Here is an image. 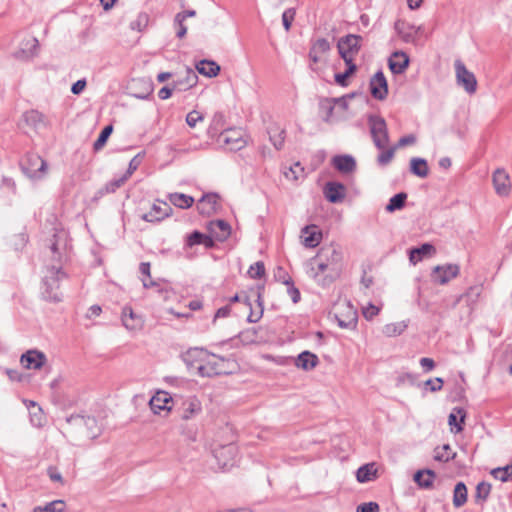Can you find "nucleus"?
Here are the masks:
<instances>
[{
    "instance_id": "ddd939ff",
    "label": "nucleus",
    "mask_w": 512,
    "mask_h": 512,
    "mask_svg": "<svg viewBox=\"0 0 512 512\" xmlns=\"http://www.w3.org/2000/svg\"><path fill=\"white\" fill-rule=\"evenodd\" d=\"M172 212L171 206L164 201L157 200L151 209L144 213L141 218L147 222H159L168 217Z\"/></svg>"
},
{
    "instance_id": "72a5a7b5",
    "label": "nucleus",
    "mask_w": 512,
    "mask_h": 512,
    "mask_svg": "<svg viewBox=\"0 0 512 512\" xmlns=\"http://www.w3.org/2000/svg\"><path fill=\"white\" fill-rule=\"evenodd\" d=\"M409 325V320L388 323L382 327V333L386 337H396L404 333Z\"/></svg>"
},
{
    "instance_id": "e2e57ef3",
    "label": "nucleus",
    "mask_w": 512,
    "mask_h": 512,
    "mask_svg": "<svg viewBox=\"0 0 512 512\" xmlns=\"http://www.w3.org/2000/svg\"><path fill=\"white\" fill-rule=\"evenodd\" d=\"M65 240V233L64 232H61L59 234H55L54 235V241L52 242L51 244V251L54 255V257L58 258L60 260V250L62 249L61 246H60V240Z\"/></svg>"
},
{
    "instance_id": "473e14b6",
    "label": "nucleus",
    "mask_w": 512,
    "mask_h": 512,
    "mask_svg": "<svg viewBox=\"0 0 512 512\" xmlns=\"http://www.w3.org/2000/svg\"><path fill=\"white\" fill-rule=\"evenodd\" d=\"M317 364L318 357L309 351H303L295 360L296 367L303 370H311L316 367Z\"/></svg>"
},
{
    "instance_id": "4c0bfd02",
    "label": "nucleus",
    "mask_w": 512,
    "mask_h": 512,
    "mask_svg": "<svg viewBox=\"0 0 512 512\" xmlns=\"http://www.w3.org/2000/svg\"><path fill=\"white\" fill-rule=\"evenodd\" d=\"M377 469L374 463L365 464L358 468L356 478L358 482L365 483L373 480L376 477Z\"/></svg>"
},
{
    "instance_id": "864d4df0",
    "label": "nucleus",
    "mask_w": 512,
    "mask_h": 512,
    "mask_svg": "<svg viewBox=\"0 0 512 512\" xmlns=\"http://www.w3.org/2000/svg\"><path fill=\"white\" fill-rule=\"evenodd\" d=\"M491 491V485L487 482H480L476 487L475 498L477 501H486Z\"/></svg>"
},
{
    "instance_id": "f8f14e48",
    "label": "nucleus",
    "mask_w": 512,
    "mask_h": 512,
    "mask_svg": "<svg viewBox=\"0 0 512 512\" xmlns=\"http://www.w3.org/2000/svg\"><path fill=\"white\" fill-rule=\"evenodd\" d=\"M46 362V355L36 349H30L20 357L21 365L28 370H39L46 364Z\"/></svg>"
},
{
    "instance_id": "2eb2a0df",
    "label": "nucleus",
    "mask_w": 512,
    "mask_h": 512,
    "mask_svg": "<svg viewBox=\"0 0 512 512\" xmlns=\"http://www.w3.org/2000/svg\"><path fill=\"white\" fill-rule=\"evenodd\" d=\"M209 357L210 353H208L207 350L198 347L190 348L181 355V358L186 366L189 369L195 368L196 370L197 366L199 364H203V362Z\"/></svg>"
},
{
    "instance_id": "a19ab883",
    "label": "nucleus",
    "mask_w": 512,
    "mask_h": 512,
    "mask_svg": "<svg viewBox=\"0 0 512 512\" xmlns=\"http://www.w3.org/2000/svg\"><path fill=\"white\" fill-rule=\"evenodd\" d=\"M170 202L181 209L190 208L194 203V198L183 193H172L169 195Z\"/></svg>"
},
{
    "instance_id": "2f4dec72",
    "label": "nucleus",
    "mask_w": 512,
    "mask_h": 512,
    "mask_svg": "<svg viewBox=\"0 0 512 512\" xmlns=\"http://www.w3.org/2000/svg\"><path fill=\"white\" fill-rule=\"evenodd\" d=\"M466 417L464 408L455 407L448 417V424L453 433H460L463 430V423Z\"/></svg>"
},
{
    "instance_id": "a878e982",
    "label": "nucleus",
    "mask_w": 512,
    "mask_h": 512,
    "mask_svg": "<svg viewBox=\"0 0 512 512\" xmlns=\"http://www.w3.org/2000/svg\"><path fill=\"white\" fill-rule=\"evenodd\" d=\"M335 103L332 98H324L319 103L321 118L326 123H334L341 118V115H334Z\"/></svg>"
},
{
    "instance_id": "f03ea898",
    "label": "nucleus",
    "mask_w": 512,
    "mask_h": 512,
    "mask_svg": "<svg viewBox=\"0 0 512 512\" xmlns=\"http://www.w3.org/2000/svg\"><path fill=\"white\" fill-rule=\"evenodd\" d=\"M66 277L62 271L61 265H51L46 267L43 277L42 294L45 299L50 301H60L62 294L59 291L60 281Z\"/></svg>"
},
{
    "instance_id": "20e7f679",
    "label": "nucleus",
    "mask_w": 512,
    "mask_h": 512,
    "mask_svg": "<svg viewBox=\"0 0 512 512\" xmlns=\"http://www.w3.org/2000/svg\"><path fill=\"white\" fill-rule=\"evenodd\" d=\"M362 37L349 34L339 39L337 48L345 64H354V58L361 48Z\"/></svg>"
},
{
    "instance_id": "aec40b11",
    "label": "nucleus",
    "mask_w": 512,
    "mask_h": 512,
    "mask_svg": "<svg viewBox=\"0 0 512 512\" xmlns=\"http://www.w3.org/2000/svg\"><path fill=\"white\" fill-rule=\"evenodd\" d=\"M67 422L76 426H85L88 437L95 438L98 435L99 429L97 428V421L94 417L75 415L67 418Z\"/></svg>"
},
{
    "instance_id": "b1692460",
    "label": "nucleus",
    "mask_w": 512,
    "mask_h": 512,
    "mask_svg": "<svg viewBox=\"0 0 512 512\" xmlns=\"http://www.w3.org/2000/svg\"><path fill=\"white\" fill-rule=\"evenodd\" d=\"M122 323L129 331L140 330L143 326L141 317L135 314L129 306H125L122 310Z\"/></svg>"
},
{
    "instance_id": "de8ad7c7",
    "label": "nucleus",
    "mask_w": 512,
    "mask_h": 512,
    "mask_svg": "<svg viewBox=\"0 0 512 512\" xmlns=\"http://www.w3.org/2000/svg\"><path fill=\"white\" fill-rule=\"evenodd\" d=\"M33 410L30 411V420L35 427H41L45 423L42 409L33 401H30Z\"/></svg>"
},
{
    "instance_id": "dca6fc26",
    "label": "nucleus",
    "mask_w": 512,
    "mask_h": 512,
    "mask_svg": "<svg viewBox=\"0 0 512 512\" xmlns=\"http://www.w3.org/2000/svg\"><path fill=\"white\" fill-rule=\"evenodd\" d=\"M492 182L497 195L506 197L511 191V182L508 173L504 169H496L492 176Z\"/></svg>"
},
{
    "instance_id": "e433bc0d",
    "label": "nucleus",
    "mask_w": 512,
    "mask_h": 512,
    "mask_svg": "<svg viewBox=\"0 0 512 512\" xmlns=\"http://www.w3.org/2000/svg\"><path fill=\"white\" fill-rule=\"evenodd\" d=\"M196 69L200 74L204 76L215 77L220 71V66L214 61L201 60L196 65Z\"/></svg>"
},
{
    "instance_id": "c756f323",
    "label": "nucleus",
    "mask_w": 512,
    "mask_h": 512,
    "mask_svg": "<svg viewBox=\"0 0 512 512\" xmlns=\"http://www.w3.org/2000/svg\"><path fill=\"white\" fill-rule=\"evenodd\" d=\"M332 164L341 173H351L356 169V161L351 155H337L333 157Z\"/></svg>"
},
{
    "instance_id": "0e129e2a",
    "label": "nucleus",
    "mask_w": 512,
    "mask_h": 512,
    "mask_svg": "<svg viewBox=\"0 0 512 512\" xmlns=\"http://www.w3.org/2000/svg\"><path fill=\"white\" fill-rule=\"evenodd\" d=\"M295 14H296V12H295V9H293V8L287 9L283 12L282 22H283V26L286 31L290 30L292 22L295 17Z\"/></svg>"
},
{
    "instance_id": "603ef678",
    "label": "nucleus",
    "mask_w": 512,
    "mask_h": 512,
    "mask_svg": "<svg viewBox=\"0 0 512 512\" xmlns=\"http://www.w3.org/2000/svg\"><path fill=\"white\" fill-rule=\"evenodd\" d=\"M451 450L450 445L445 444L441 448H437L435 450L434 459L436 461L448 462L451 459H454L455 453L452 455L448 454V451Z\"/></svg>"
},
{
    "instance_id": "393cba45",
    "label": "nucleus",
    "mask_w": 512,
    "mask_h": 512,
    "mask_svg": "<svg viewBox=\"0 0 512 512\" xmlns=\"http://www.w3.org/2000/svg\"><path fill=\"white\" fill-rule=\"evenodd\" d=\"M330 43L325 38L317 39L312 43V46L309 51V59L313 63H318L321 61L323 55L327 54L330 51Z\"/></svg>"
},
{
    "instance_id": "774afa93",
    "label": "nucleus",
    "mask_w": 512,
    "mask_h": 512,
    "mask_svg": "<svg viewBox=\"0 0 512 512\" xmlns=\"http://www.w3.org/2000/svg\"><path fill=\"white\" fill-rule=\"evenodd\" d=\"M357 512H379V505L375 502L363 503L357 507Z\"/></svg>"
},
{
    "instance_id": "c85d7f7f",
    "label": "nucleus",
    "mask_w": 512,
    "mask_h": 512,
    "mask_svg": "<svg viewBox=\"0 0 512 512\" xmlns=\"http://www.w3.org/2000/svg\"><path fill=\"white\" fill-rule=\"evenodd\" d=\"M22 118L28 126L36 131L47 126L45 116L37 110H30L25 112Z\"/></svg>"
},
{
    "instance_id": "ea45409f",
    "label": "nucleus",
    "mask_w": 512,
    "mask_h": 512,
    "mask_svg": "<svg viewBox=\"0 0 512 512\" xmlns=\"http://www.w3.org/2000/svg\"><path fill=\"white\" fill-rule=\"evenodd\" d=\"M170 398L168 394L165 392H158L155 396H153L150 400L151 409L155 413H159L161 410L170 409L167 404L169 403Z\"/></svg>"
},
{
    "instance_id": "7c9ffc66",
    "label": "nucleus",
    "mask_w": 512,
    "mask_h": 512,
    "mask_svg": "<svg viewBox=\"0 0 512 512\" xmlns=\"http://www.w3.org/2000/svg\"><path fill=\"white\" fill-rule=\"evenodd\" d=\"M268 134L273 146L277 150H280L283 147L285 141V128L278 123H271L268 127Z\"/></svg>"
},
{
    "instance_id": "5701e85b",
    "label": "nucleus",
    "mask_w": 512,
    "mask_h": 512,
    "mask_svg": "<svg viewBox=\"0 0 512 512\" xmlns=\"http://www.w3.org/2000/svg\"><path fill=\"white\" fill-rule=\"evenodd\" d=\"M388 63L392 73L401 74L409 65V57L403 51H395L390 56Z\"/></svg>"
},
{
    "instance_id": "37998d69",
    "label": "nucleus",
    "mask_w": 512,
    "mask_h": 512,
    "mask_svg": "<svg viewBox=\"0 0 512 512\" xmlns=\"http://www.w3.org/2000/svg\"><path fill=\"white\" fill-rule=\"evenodd\" d=\"M283 173L285 178L291 181H297L305 177V170L300 162H296L289 168H285Z\"/></svg>"
},
{
    "instance_id": "6e6552de",
    "label": "nucleus",
    "mask_w": 512,
    "mask_h": 512,
    "mask_svg": "<svg viewBox=\"0 0 512 512\" xmlns=\"http://www.w3.org/2000/svg\"><path fill=\"white\" fill-rule=\"evenodd\" d=\"M225 364V358L210 354V357L203 364L197 366V374L201 377H214L225 374L227 373Z\"/></svg>"
},
{
    "instance_id": "0eeeda50",
    "label": "nucleus",
    "mask_w": 512,
    "mask_h": 512,
    "mask_svg": "<svg viewBox=\"0 0 512 512\" xmlns=\"http://www.w3.org/2000/svg\"><path fill=\"white\" fill-rule=\"evenodd\" d=\"M217 142L230 151L240 150L246 145L243 131L237 128H230L220 132Z\"/></svg>"
},
{
    "instance_id": "4be33fe9",
    "label": "nucleus",
    "mask_w": 512,
    "mask_h": 512,
    "mask_svg": "<svg viewBox=\"0 0 512 512\" xmlns=\"http://www.w3.org/2000/svg\"><path fill=\"white\" fill-rule=\"evenodd\" d=\"M202 411V405L196 397H189L185 399L181 407V418L183 420H190L199 415Z\"/></svg>"
},
{
    "instance_id": "052dcab7",
    "label": "nucleus",
    "mask_w": 512,
    "mask_h": 512,
    "mask_svg": "<svg viewBox=\"0 0 512 512\" xmlns=\"http://www.w3.org/2000/svg\"><path fill=\"white\" fill-rule=\"evenodd\" d=\"M265 273V267L263 262H256L255 264L251 265L248 274L253 279H259L261 278Z\"/></svg>"
},
{
    "instance_id": "1a4fd4ad",
    "label": "nucleus",
    "mask_w": 512,
    "mask_h": 512,
    "mask_svg": "<svg viewBox=\"0 0 512 512\" xmlns=\"http://www.w3.org/2000/svg\"><path fill=\"white\" fill-rule=\"evenodd\" d=\"M457 84L464 88L468 94H474L477 90V80L461 60L454 63Z\"/></svg>"
},
{
    "instance_id": "49530a36",
    "label": "nucleus",
    "mask_w": 512,
    "mask_h": 512,
    "mask_svg": "<svg viewBox=\"0 0 512 512\" xmlns=\"http://www.w3.org/2000/svg\"><path fill=\"white\" fill-rule=\"evenodd\" d=\"M151 266L149 262H142L139 265V271L142 275L141 281L144 288L156 286V282L151 279Z\"/></svg>"
},
{
    "instance_id": "f257e3e1",
    "label": "nucleus",
    "mask_w": 512,
    "mask_h": 512,
    "mask_svg": "<svg viewBox=\"0 0 512 512\" xmlns=\"http://www.w3.org/2000/svg\"><path fill=\"white\" fill-rule=\"evenodd\" d=\"M343 269L341 247L331 243L322 246L307 264V274L321 286H329L339 278Z\"/></svg>"
},
{
    "instance_id": "5fc2aeb1",
    "label": "nucleus",
    "mask_w": 512,
    "mask_h": 512,
    "mask_svg": "<svg viewBox=\"0 0 512 512\" xmlns=\"http://www.w3.org/2000/svg\"><path fill=\"white\" fill-rule=\"evenodd\" d=\"M112 131H113V127L111 125L104 127V129L101 131L98 139L94 142V149L96 151L103 148L108 137L111 135Z\"/></svg>"
},
{
    "instance_id": "680f3d73",
    "label": "nucleus",
    "mask_w": 512,
    "mask_h": 512,
    "mask_svg": "<svg viewBox=\"0 0 512 512\" xmlns=\"http://www.w3.org/2000/svg\"><path fill=\"white\" fill-rule=\"evenodd\" d=\"M126 181H127V176H124V175L118 179H114L105 185L104 191L106 193H113L118 188H120Z\"/></svg>"
},
{
    "instance_id": "c03bdc74",
    "label": "nucleus",
    "mask_w": 512,
    "mask_h": 512,
    "mask_svg": "<svg viewBox=\"0 0 512 512\" xmlns=\"http://www.w3.org/2000/svg\"><path fill=\"white\" fill-rule=\"evenodd\" d=\"M66 504L63 500H54L44 506H36L32 512H64Z\"/></svg>"
},
{
    "instance_id": "c9c22d12",
    "label": "nucleus",
    "mask_w": 512,
    "mask_h": 512,
    "mask_svg": "<svg viewBox=\"0 0 512 512\" xmlns=\"http://www.w3.org/2000/svg\"><path fill=\"white\" fill-rule=\"evenodd\" d=\"M410 171L420 178H426L429 174L427 161L419 157L412 158L410 160Z\"/></svg>"
},
{
    "instance_id": "79ce46f5",
    "label": "nucleus",
    "mask_w": 512,
    "mask_h": 512,
    "mask_svg": "<svg viewBox=\"0 0 512 512\" xmlns=\"http://www.w3.org/2000/svg\"><path fill=\"white\" fill-rule=\"evenodd\" d=\"M467 501V488L463 482H458L454 488L453 505L456 508L463 506Z\"/></svg>"
},
{
    "instance_id": "bb28decb",
    "label": "nucleus",
    "mask_w": 512,
    "mask_h": 512,
    "mask_svg": "<svg viewBox=\"0 0 512 512\" xmlns=\"http://www.w3.org/2000/svg\"><path fill=\"white\" fill-rule=\"evenodd\" d=\"M208 229H209V232L211 233V235L216 240H219V241L226 240L231 233L230 225L224 220L211 221L209 223Z\"/></svg>"
},
{
    "instance_id": "423d86ee",
    "label": "nucleus",
    "mask_w": 512,
    "mask_h": 512,
    "mask_svg": "<svg viewBox=\"0 0 512 512\" xmlns=\"http://www.w3.org/2000/svg\"><path fill=\"white\" fill-rule=\"evenodd\" d=\"M21 167L24 174L34 180L42 179L47 173V163L37 154H28Z\"/></svg>"
},
{
    "instance_id": "f704fd0d",
    "label": "nucleus",
    "mask_w": 512,
    "mask_h": 512,
    "mask_svg": "<svg viewBox=\"0 0 512 512\" xmlns=\"http://www.w3.org/2000/svg\"><path fill=\"white\" fill-rule=\"evenodd\" d=\"M436 477V474L432 470H419L414 474V481L421 487V488H431L433 485V481Z\"/></svg>"
},
{
    "instance_id": "09e8293b",
    "label": "nucleus",
    "mask_w": 512,
    "mask_h": 512,
    "mask_svg": "<svg viewBox=\"0 0 512 512\" xmlns=\"http://www.w3.org/2000/svg\"><path fill=\"white\" fill-rule=\"evenodd\" d=\"M491 475L501 482H507L512 477V463L504 467H497L491 470Z\"/></svg>"
},
{
    "instance_id": "cd10ccee",
    "label": "nucleus",
    "mask_w": 512,
    "mask_h": 512,
    "mask_svg": "<svg viewBox=\"0 0 512 512\" xmlns=\"http://www.w3.org/2000/svg\"><path fill=\"white\" fill-rule=\"evenodd\" d=\"M39 42L36 38L30 37L21 43L20 49L16 52V57L20 59H29L37 54Z\"/></svg>"
},
{
    "instance_id": "6ab92c4d",
    "label": "nucleus",
    "mask_w": 512,
    "mask_h": 512,
    "mask_svg": "<svg viewBox=\"0 0 512 512\" xmlns=\"http://www.w3.org/2000/svg\"><path fill=\"white\" fill-rule=\"evenodd\" d=\"M323 193L329 202L340 203L345 198L346 188L340 182L330 181L325 184Z\"/></svg>"
},
{
    "instance_id": "a211bd4d",
    "label": "nucleus",
    "mask_w": 512,
    "mask_h": 512,
    "mask_svg": "<svg viewBox=\"0 0 512 512\" xmlns=\"http://www.w3.org/2000/svg\"><path fill=\"white\" fill-rule=\"evenodd\" d=\"M300 238L306 248H315L322 240V232L316 225H307L301 229Z\"/></svg>"
},
{
    "instance_id": "338daca9",
    "label": "nucleus",
    "mask_w": 512,
    "mask_h": 512,
    "mask_svg": "<svg viewBox=\"0 0 512 512\" xmlns=\"http://www.w3.org/2000/svg\"><path fill=\"white\" fill-rule=\"evenodd\" d=\"M443 379L440 377H437L435 379H429L425 382V386L430 389L431 392H437L440 391L443 387Z\"/></svg>"
},
{
    "instance_id": "a18cd8bd",
    "label": "nucleus",
    "mask_w": 512,
    "mask_h": 512,
    "mask_svg": "<svg viewBox=\"0 0 512 512\" xmlns=\"http://www.w3.org/2000/svg\"><path fill=\"white\" fill-rule=\"evenodd\" d=\"M407 199V194L404 192L398 193L394 195L386 206L387 212H394L396 210H400L404 207L405 201Z\"/></svg>"
},
{
    "instance_id": "412c9836",
    "label": "nucleus",
    "mask_w": 512,
    "mask_h": 512,
    "mask_svg": "<svg viewBox=\"0 0 512 512\" xmlns=\"http://www.w3.org/2000/svg\"><path fill=\"white\" fill-rule=\"evenodd\" d=\"M219 207L218 195L209 193L202 196L197 203V209L202 215H211L217 211Z\"/></svg>"
},
{
    "instance_id": "bf43d9fd",
    "label": "nucleus",
    "mask_w": 512,
    "mask_h": 512,
    "mask_svg": "<svg viewBox=\"0 0 512 512\" xmlns=\"http://www.w3.org/2000/svg\"><path fill=\"white\" fill-rule=\"evenodd\" d=\"M184 21L183 15H175L174 26L176 28V35L179 38H183L187 33V27L184 25Z\"/></svg>"
},
{
    "instance_id": "6e6d98bb",
    "label": "nucleus",
    "mask_w": 512,
    "mask_h": 512,
    "mask_svg": "<svg viewBox=\"0 0 512 512\" xmlns=\"http://www.w3.org/2000/svg\"><path fill=\"white\" fill-rule=\"evenodd\" d=\"M283 284L287 286V292L291 297L292 301L294 303H297L300 300V292L296 287H294L292 278L290 276H286L283 279Z\"/></svg>"
},
{
    "instance_id": "13d9d810",
    "label": "nucleus",
    "mask_w": 512,
    "mask_h": 512,
    "mask_svg": "<svg viewBox=\"0 0 512 512\" xmlns=\"http://www.w3.org/2000/svg\"><path fill=\"white\" fill-rule=\"evenodd\" d=\"M204 116L201 112L193 110L186 116V123L189 127L195 128L199 122H203Z\"/></svg>"
},
{
    "instance_id": "9b49d317",
    "label": "nucleus",
    "mask_w": 512,
    "mask_h": 512,
    "mask_svg": "<svg viewBox=\"0 0 512 512\" xmlns=\"http://www.w3.org/2000/svg\"><path fill=\"white\" fill-rule=\"evenodd\" d=\"M460 267L457 264H445L435 266L431 273L434 283L445 285L459 275Z\"/></svg>"
},
{
    "instance_id": "4d7b16f0",
    "label": "nucleus",
    "mask_w": 512,
    "mask_h": 512,
    "mask_svg": "<svg viewBox=\"0 0 512 512\" xmlns=\"http://www.w3.org/2000/svg\"><path fill=\"white\" fill-rule=\"evenodd\" d=\"M347 68L345 70V72L343 73H339V74H336L335 75V81L337 84L341 85V86H346L347 85V78L354 73V71L356 70V65L355 64H346Z\"/></svg>"
},
{
    "instance_id": "58836bf2",
    "label": "nucleus",
    "mask_w": 512,
    "mask_h": 512,
    "mask_svg": "<svg viewBox=\"0 0 512 512\" xmlns=\"http://www.w3.org/2000/svg\"><path fill=\"white\" fill-rule=\"evenodd\" d=\"M435 249L433 245L425 243L420 247L413 248L409 252V260L412 264H416L421 261L426 255L433 252Z\"/></svg>"
},
{
    "instance_id": "8fccbe9b",
    "label": "nucleus",
    "mask_w": 512,
    "mask_h": 512,
    "mask_svg": "<svg viewBox=\"0 0 512 512\" xmlns=\"http://www.w3.org/2000/svg\"><path fill=\"white\" fill-rule=\"evenodd\" d=\"M148 23L149 15L145 12H141L130 22V28L132 30L142 32L148 26Z\"/></svg>"
},
{
    "instance_id": "7ed1b4c3",
    "label": "nucleus",
    "mask_w": 512,
    "mask_h": 512,
    "mask_svg": "<svg viewBox=\"0 0 512 512\" xmlns=\"http://www.w3.org/2000/svg\"><path fill=\"white\" fill-rule=\"evenodd\" d=\"M368 125L374 145L378 150L385 149L389 144V135L386 121L378 115L368 116Z\"/></svg>"
},
{
    "instance_id": "f3484780",
    "label": "nucleus",
    "mask_w": 512,
    "mask_h": 512,
    "mask_svg": "<svg viewBox=\"0 0 512 512\" xmlns=\"http://www.w3.org/2000/svg\"><path fill=\"white\" fill-rule=\"evenodd\" d=\"M371 95L377 100H384L388 94L387 80L382 71H378L370 80Z\"/></svg>"
},
{
    "instance_id": "9d476101",
    "label": "nucleus",
    "mask_w": 512,
    "mask_h": 512,
    "mask_svg": "<svg viewBox=\"0 0 512 512\" xmlns=\"http://www.w3.org/2000/svg\"><path fill=\"white\" fill-rule=\"evenodd\" d=\"M237 452L238 449L233 443L213 449V455L221 469H229L235 465Z\"/></svg>"
},
{
    "instance_id": "39448f33",
    "label": "nucleus",
    "mask_w": 512,
    "mask_h": 512,
    "mask_svg": "<svg viewBox=\"0 0 512 512\" xmlns=\"http://www.w3.org/2000/svg\"><path fill=\"white\" fill-rule=\"evenodd\" d=\"M335 317L341 328L352 329L356 327L357 312L347 300L339 301L335 305Z\"/></svg>"
},
{
    "instance_id": "3c124183",
    "label": "nucleus",
    "mask_w": 512,
    "mask_h": 512,
    "mask_svg": "<svg viewBox=\"0 0 512 512\" xmlns=\"http://www.w3.org/2000/svg\"><path fill=\"white\" fill-rule=\"evenodd\" d=\"M397 150V147H389L388 146L385 149L380 150L381 153L377 157V162L381 166H385L388 163L391 162V160L394 157V154Z\"/></svg>"
},
{
    "instance_id": "69168bd1",
    "label": "nucleus",
    "mask_w": 512,
    "mask_h": 512,
    "mask_svg": "<svg viewBox=\"0 0 512 512\" xmlns=\"http://www.w3.org/2000/svg\"><path fill=\"white\" fill-rule=\"evenodd\" d=\"M379 312H380V308L373 304H368L367 306L363 307V309H362V314L365 317V319H367V320H371L373 317L378 315Z\"/></svg>"
},
{
    "instance_id": "4468645a",
    "label": "nucleus",
    "mask_w": 512,
    "mask_h": 512,
    "mask_svg": "<svg viewBox=\"0 0 512 512\" xmlns=\"http://www.w3.org/2000/svg\"><path fill=\"white\" fill-rule=\"evenodd\" d=\"M395 30L403 42L416 44L417 35L422 31V26H415L399 20L395 23Z\"/></svg>"
}]
</instances>
